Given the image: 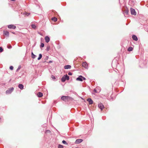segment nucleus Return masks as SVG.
<instances>
[{
  "label": "nucleus",
  "mask_w": 148,
  "mask_h": 148,
  "mask_svg": "<svg viewBox=\"0 0 148 148\" xmlns=\"http://www.w3.org/2000/svg\"><path fill=\"white\" fill-rule=\"evenodd\" d=\"M3 49H2V48L1 47H0V52H2L3 51Z\"/></svg>",
  "instance_id": "27"
},
{
  "label": "nucleus",
  "mask_w": 148,
  "mask_h": 148,
  "mask_svg": "<svg viewBox=\"0 0 148 148\" xmlns=\"http://www.w3.org/2000/svg\"><path fill=\"white\" fill-rule=\"evenodd\" d=\"M83 140L82 139H78L76 140L75 143V144H79L82 142Z\"/></svg>",
  "instance_id": "7"
},
{
  "label": "nucleus",
  "mask_w": 148,
  "mask_h": 148,
  "mask_svg": "<svg viewBox=\"0 0 148 148\" xmlns=\"http://www.w3.org/2000/svg\"><path fill=\"white\" fill-rule=\"evenodd\" d=\"M62 143L64 144H67V143H66V142L64 140H63L62 141Z\"/></svg>",
  "instance_id": "25"
},
{
  "label": "nucleus",
  "mask_w": 148,
  "mask_h": 148,
  "mask_svg": "<svg viewBox=\"0 0 148 148\" xmlns=\"http://www.w3.org/2000/svg\"><path fill=\"white\" fill-rule=\"evenodd\" d=\"M79 77H82V79H84V80H85L86 79V78L85 77H83V76H82L81 75L79 76Z\"/></svg>",
  "instance_id": "30"
},
{
  "label": "nucleus",
  "mask_w": 148,
  "mask_h": 148,
  "mask_svg": "<svg viewBox=\"0 0 148 148\" xmlns=\"http://www.w3.org/2000/svg\"><path fill=\"white\" fill-rule=\"evenodd\" d=\"M11 0V1H15V0Z\"/></svg>",
  "instance_id": "39"
},
{
  "label": "nucleus",
  "mask_w": 148,
  "mask_h": 148,
  "mask_svg": "<svg viewBox=\"0 0 148 148\" xmlns=\"http://www.w3.org/2000/svg\"><path fill=\"white\" fill-rule=\"evenodd\" d=\"M30 14V13H26V14H25V15H27V16H29V15Z\"/></svg>",
  "instance_id": "36"
},
{
  "label": "nucleus",
  "mask_w": 148,
  "mask_h": 148,
  "mask_svg": "<svg viewBox=\"0 0 148 148\" xmlns=\"http://www.w3.org/2000/svg\"><path fill=\"white\" fill-rule=\"evenodd\" d=\"M8 48L9 49H10L12 48V46L10 45H8Z\"/></svg>",
  "instance_id": "32"
},
{
  "label": "nucleus",
  "mask_w": 148,
  "mask_h": 148,
  "mask_svg": "<svg viewBox=\"0 0 148 148\" xmlns=\"http://www.w3.org/2000/svg\"><path fill=\"white\" fill-rule=\"evenodd\" d=\"M8 27L10 29H15L16 26L13 25H10L8 26Z\"/></svg>",
  "instance_id": "4"
},
{
  "label": "nucleus",
  "mask_w": 148,
  "mask_h": 148,
  "mask_svg": "<svg viewBox=\"0 0 148 148\" xmlns=\"http://www.w3.org/2000/svg\"><path fill=\"white\" fill-rule=\"evenodd\" d=\"M18 87L21 90H22L23 89L24 86L22 84H20L18 85Z\"/></svg>",
  "instance_id": "11"
},
{
  "label": "nucleus",
  "mask_w": 148,
  "mask_h": 148,
  "mask_svg": "<svg viewBox=\"0 0 148 148\" xmlns=\"http://www.w3.org/2000/svg\"><path fill=\"white\" fill-rule=\"evenodd\" d=\"M132 38L133 40H134L137 41L138 40V39L137 37L135 35H132Z\"/></svg>",
  "instance_id": "9"
},
{
  "label": "nucleus",
  "mask_w": 148,
  "mask_h": 148,
  "mask_svg": "<svg viewBox=\"0 0 148 148\" xmlns=\"http://www.w3.org/2000/svg\"><path fill=\"white\" fill-rule=\"evenodd\" d=\"M98 106L99 108H100L101 110L104 108V106L102 103H100L98 105Z\"/></svg>",
  "instance_id": "6"
},
{
  "label": "nucleus",
  "mask_w": 148,
  "mask_h": 148,
  "mask_svg": "<svg viewBox=\"0 0 148 148\" xmlns=\"http://www.w3.org/2000/svg\"><path fill=\"white\" fill-rule=\"evenodd\" d=\"M94 91L95 92H97V91L95 89L94 90Z\"/></svg>",
  "instance_id": "37"
},
{
  "label": "nucleus",
  "mask_w": 148,
  "mask_h": 148,
  "mask_svg": "<svg viewBox=\"0 0 148 148\" xmlns=\"http://www.w3.org/2000/svg\"><path fill=\"white\" fill-rule=\"evenodd\" d=\"M37 95L38 97H42L43 95L42 93L40 92H38L37 93Z\"/></svg>",
  "instance_id": "13"
},
{
  "label": "nucleus",
  "mask_w": 148,
  "mask_h": 148,
  "mask_svg": "<svg viewBox=\"0 0 148 148\" xmlns=\"http://www.w3.org/2000/svg\"><path fill=\"white\" fill-rule=\"evenodd\" d=\"M71 67V66L70 65H66L64 66V68L65 69H70Z\"/></svg>",
  "instance_id": "12"
},
{
  "label": "nucleus",
  "mask_w": 148,
  "mask_h": 148,
  "mask_svg": "<svg viewBox=\"0 0 148 148\" xmlns=\"http://www.w3.org/2000/svg\"><path fill=\"white\" fill-rule=\"evenodd\" d=\"M50 49V47H47V51H49V50Z\"/></svg>",
  "instance_id": "34"
},
{
  "label": "nucleus",
  "mask_w": 148,
  "mask_h": 148,
  "mask_svg": "<svg viewBox=\"0 0 148 148\" xmlns=\"http://www.w3.org/2000/svg\"><path fill=\"white\" fill-rule=\"evenodd\" d=\"M52 20L54 21V22H56L57 21V18L56 17H54L52 18Z\"/></svg>",
  "instance_id": "21"
},
{
  "label": "nucleus",
  "mask_w": 148,
  "mask_h": 148,
  "mask_svg": "<svg viewBox=\"0 0 148 148\" xmlns=\"http://www.w3.org/2000/svg\"><path fill=\"white\" fill-rule=\"evenodd\" d=\"M87 101L89 102L90 104H92L93 103V101L91 98L88 99Z\"/></svg>",
  "instance_id": "8"
},
{
  "label": "nucleus",
  "mask_w": 148,
  "mask_h": 148,
  "mask_svg": "<svg viewBox=\"0 0 148 148\" xmlns=\"http://www.w3.org/2000/svg\"><path fill=\"white\" fill-rule=\"evenodd\" d=\"M3 32H4V34L7 36H9V32H8V31H4Z\"/></svg>",
  "instance_id": "14"
},
{
  "label": "nucleus",
  "mask_w": 148,
  "mask_h": 148,
  "mask_svg": "<svg viewBox=\"0 0 148 148\" xmlns=\"http://www.w3.org/2000/svg\"><path fill=\"white\" fill-rule=\"evenodd\" d=\"M51 78L53 79H56V78L53 75L51 76Z\"/></svg>",
  "instance_id": "31"
},
{
  "label": "nucleus",
  "mask_w": 148,
  "mask_h": 148,
  "mask_svg": "<svg viewBox=\"0 0 148 148\" xmlns=\"http://www.w3.org/2000/svg\"><path fill=\"white\" fill-rule=\"evenodd\" d=\"M76 80L78 81H82V77H79L76 79Z\"/></svg>",
  "instance_id": "15"
},
{
  "label": "nucleus",
  "mask_w": 148,
  "mask_h": 148,
  "mask_svg": "<svg viewBox=\"0 0 148 148\" xmlns=\"http://www.w3.org/2000/svg\"><path fill=\"white\" fill-rule=\"evenodd\" d=\"M61 99L62 100L66 101L70 100L71 98L69 96H62L61 97Z\"/></svg>",
  "instance_id": "1"
},
{
  "label": "nucleus",
  "mask_w": 148,
  "mask_h": 148,
  "mask_svg": "<svg viewBox=\"0 0 148 148\" xmlns=\"http://www.w3.org/2000/svg\"><path fill=\"white\" fill-rule=\"evenodd\" d=\"M63 147L62 145H59L58 146V148H63Z\"/></svg>",
  "instance_id": "23"
},
{
  "label": "nucleus",
  "mask_w": 148,
  "mask_h": 148,
  "mask_svg": "<svg viewBox=\"0 0 148 148\" xmlns=\"http://www.w3.org/2000/svg\"><path fill=\"white\" fill-rule=\"evenodd\" d=\"M45 42H46L48 43L49 41L50 38L48 36H46L45 38Z\"/></svg>",
  "instance_id": "10"
},
{
  "label": "nucleus",
  "mask_w": 148,
  "mask_h": 148,
  "mask_svg": "<svg viewBox=\"0 0 148 148\" xmlns=\"http://www.w3.org/2000/svg\"><path fill=\"white\" fill-rule=\"evenodd\" d=\"M12 33L13 34H15V33H14V32H12Z\"/></svg>",
  "instance_id": "40"
},
{
  "label": "nucleus",
  "mask_w": 148,
  "mask_h": 148,
  "mask_svg": "<svg viewBox=\"0 0 148 148\" xmlns=\"http://www.w3.org/2000/svg\"><path fill=\"white\" fill-rule=\"evenodd\" d=\"M50 132H51L50 131H49V130H47L46 131V133H50Z\"/></svg>",
  "instance_id": "33"
},
{
  "label": "nucleus",
  "mask_w": 148,
  "mask_h": 148,
  "mask_svg": "<svg viewBox=\"0 0 148 148\" xmlns=\"http://www.w3.org/2000/svg\"><path fill=\"white\" fill-rule=\"evenodd\" d=\"M133 50V48L132 47H129L127 49V50L128 51H132Z\"/></svg>",
  "instance_id": "17"
},
{
  "label": "nucleus",
  "mask_w": 148,
  "mask_h": 148,
  "mask_svg": "<svg viewBox=\"0 0 148 148\" xmlns=\"http://www.w3.org/2000/svg\"><path fill=\"white\" fill-rule=\"evenodd\" d=\"M82 66L85 68H87L88 64L86 62H84L82 63Z\"/></svg>",
  "instance_id": "5"
},
{
  "label": "nucleus",
  "mask_w": 148,
  "mask_h": 148,
  "mask_svg": "<svg viewBox=\"0 0 148 148\" xmlns=\"http://www.w3.org/2000/svg\"><path fill=\"white\" fill-rule=\"evenodd\" d=\"M21 66H19L17 69V71H18L21 68Z\"/></svg>",
  "instance_id": "28"
},
{
  "label": "nucleus",
  "mask_w": 148,
  "mask_h": 148,
  "mask_svg": "<svg viewBox=\"0 0 148 148\" xmlns=\"http://www.w3.org/2000/svg\"><path fill=\"white\" fill-rule=\"evenodd\" d=\"M32 58L33 59H34L36 58V56L34 55L33 52L32 53Z\"/></svg>",
  "instance_id": "16"
},
{
  "label": "nucleus",
  "mask_w": 148,
  "mask_h": 148,
  "mask_svg": "<svg viewBox=\"0 0 148 148\" xmlns=\"http://www.w3.org/2000/svg\"><path fill=\"white\" fill-rule=\"evenodd\" d=\"M44 44L43 43H41V45H40V47H44Z\"/></svg>",
  "instance_id": "24"
},
{
  "label": "nucleus",
  "mask_w": 148,
  "mask_h": 148,
  "mask_svg": "<svg viewBox=\"0 0 148 148\" xmlns=\"http://www.w3.org/2000/svg\"><path fill=\"white\" fill-rule=\"evenodd\" d=\"M72 75V73L71 72H69L68 73V75Z\"/></svg>",
  "instance_id": "35"
},
{
  "label": "nucleus",
  "mask_w": 148,
  "mask_h": 148,
  "mask_svg": "<svg viewBox=\"0 0 148 148\" xmlns=\"http://www.w3.org/2000/svg\"><path fill=\"white\" fill-rule=\"evenodd\" d=\"M65 77H66V79H67V80H69V77L67 75H66L64 76Z\"/></svg>",
  "instance_id": "22"
},
{
  "label": "nucleus",
  "mask_w": 148,
  "mask_h": 148,
  "mask_svg": "<svg viewBox=\"0 0 148 148\" xmlns=\"http://www.w3.org/2000/svg\"><path fill=\"white\" fill-rule=\"evenodd\" d=\"M31 26L32 28L34 29H36V25H35L32 24L31 25Z\"/></svg>",
  "instance_id": "19"
},
{
  "label": "nucleus",
  "mask_w": 148,
  "mask_h": 148,
  "mask_svg": "<svg viewBox=\"0 0 148 148\" xmlns=\"http://www.w3.org/2000/svg\"><path fill=\"white\" fill-rule=\"evenodd\" d=\"M66 80V77H65L64 76L62 77V79H61V80H62V82H65V81Z\"/></svg>",
  "instance_id": "18"
},
{
  "label": "nucleus",
  "mask_w": 148,
  "mask_h": 148,
  "mask_svg": "<svg viewBox=\"0 0 148 148\" xmlns=\"http://www.w3.org/2000/svg\"><path fill=\"white\" fill-rule=\"evenodd\" d=\"M10 69L11 70H12L13 69V67L12 66H11L10 67Z\"/></svg>",
  "instance_id": "29"
},
{
  "label": "nucleus",
  "mask_w": 148,
  "mask_h": 148,
  "mask_svg": "<svg viewBox=\"0 0 148 148\" xmlns=\"http://www.w3.org/2000/svg\"><path fill=\"white\" fill-rule=\"evenodd\" d=\"M52 61H49V63H52Z\"/></svg>",
  "instance_id": "38"
},
{
  "label": "nucleus",
  "mask_w": 148,
  "mask_h": 148,
  "mask_svg": "<svg viewBox=\"0 0 148 148\" xmlns=\"http://www.w3.org/2000/svg\"><path fill=\"white\" fill-rule=\"evenodd\" d=\"M42 57V55L41 54H40L39 55V56L38 58V60H40Z\"/></svg>",
  "instance_id": "20"
},
{
  "label": "nucleus",
  "mask_w": 148,
  "mask_h": 148,
  "mask_svg": "<svg viewBox=\"0 0 148 148\" xmlns=\"http://www.w3.org/2000/svg\"><path fill=\"white\" fill-rule=\"evenodd\" d=\"M130 11L131 14L132 15H136V12L135 10L132 8H131L130 9Z\"/></svg>",
  "instance_id": "2"
},
{
  "label": "nucleus",
  "mask_w": 148,
  "mask_h": 148,
  "mask_svg": "<svg viewBox=\"0 0 148 148\" xmlns=\"http://www.w3.org/2000/svg\"><path fill=\"white\" fill-rule=\"evenodd\" d=\"M14 90V88L13 87L9 89L6 91V94H9L11 93Z\"/></svg>",
  "instance_id": "3"
},
{
  "label": "nucleus",
  "mask_w": 148,
  "mask_h": 148,
  "mask_svg": "<svg viewBox=\"0 0 148 148\" xmlns=\"http://www.w3.org/2000/svg\"><path fill=\"white\" fill-rule=\"evenodd\" d=\"M129 11L127 9L125 11V13L126 14H127L128 13Z\"/></svg>",
  "instance_id": "26"
}]
</instances>
